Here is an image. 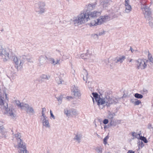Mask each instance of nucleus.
<instances>
[{"label":"nucleus","instance_id":"f257e3e1","mask_svg":"<svg viewBox=\"0 0 153 153\" xmlns=\"http://www.w3.org/2000/svg\"><path fill=\"white\" fill-rule=\"evenodd\" d=\"M96 10L89 12H82L76 17L74 19L73 22L76 25H79L85 23L91 19L99 16L101 11Z\"/></svg>","mask_w":153,"mask_h":153},{"label":"nucleus","instance_id":"f03ea898","mask_svg":"<svg viewBox=\"0 0 153 153\" xmlns=\"http://www.w3.org/2000/svg\"><path fill=\"white\" fill-rule=\"evenodd\" d=\"M8 98L6 94L4 93L3 94H0V105L2 109L4 110V114L10 117L12 119H14L16 116V112L12 107H8L6 100L8 101Z\"/></svg>","mask_w":153,"mask_h":153},{"label":"nucleus","instance_id":"7ed1b4c3","mask_svg":"<svg viewBox=\"0 0 153 153\" xmlns=\"http://www.w3.org/2000/svg\"><path fill=\"white\" fill-rule=\"evenodd\" d=\"M92 94L99 106L103 105L109 107L111 105L115 104L118 102V100L114 97L107 96L104 98H101L98 97V94L97 93H93Z\"/></svg>","mask_w":153,"mask_h":153},{"label":"nucleus","instance_id":"20e7f679","mask_svg":"<svg viewBox=\"0 0 153 153\" xmlns=\"http://www.w3.org/2000/svg\"><path fill=\"white\" fill-rule=\"evenodd\" d=\"M11 52L9 48H5L3 43L0 42V58L4 62H6L10 59Z\"/></svg>","mask_w":153,"mask_h":153},{"label":"nucleus","instance_id":"39448f33","mask_svg":"<svg viewBox=\"0 0 153 153\" xmlns=\"http://www.w3.org/2000/svg\"><path fill=\"white\" fill-rule=\"evenodd\" d=\"M140 8L143 11V13L146 19L152 17L151 9L145 3H141Z\"/></svg>","mask_w":153,"mask_h":153},{"label":"nucleus","instance_id":"423d86ee","mask_svg":"<svg viewBox=\"0 0 153 153\" xmlns=\"http://www.w3.org/2000/svg\"><path fill=\"white\" fill-rule=\"evenodd\" d=\"M148 60L145 59H138L135 61V65L137 69L143 70L147 67Z\"/></svg>","mask_w":153,"mask_h":153},{"label":"nucleus","instance_id":"0eeeda50","mask_svg":"<svg viewBox=\"0 0 153 153\" xmlns=\"http://www.w3.org/2000/svg\"><path fill=\"white\" fill-rule=\"evenodd\" d=\"M24 56H13V61L15 64V67L18 70H20L22 67L23 61L22 59L24 58Z\"/></svg>","mask_w":153,"mask_h":153},{"label":"nucleus","instance_id":"6e6552de","mask_svg":"<svg viewBox=\"0 0 153 153\" xmlns=\"http://www.w3.org/2000/svg\"><path fill=\"white\" fill-rule=\"evenodd\" d=\"M112 2L111 0H100V7L98 9L99 10H100L101 11L104 8H106L109 5L111 4Z\"/></svg>","mask_w":153,"mask_h":153},{"label":"nucleus","instance_id":"1a4fd4ad","mask_svg":"<svg viewBox=\"0 0 153 153\" xmlns=\"http://www.w3.org/2000/svg\"><path fill=\"white\" fill-rule=\"evenodd\" d=\"M35 9L36 12L42 13L45 11V4L43 3L39 2L35 4Z\"/></svg>","mask_w":153,"mask_h":153},{"label":"nucleus","instance_id":"9d476101","mask_svg":"<svg viewBox=\"0 0 153 153\" xmlns=\"http://www.w3.org/2000/svg\"><path fill=\"white\" fill-rule=\"evenodd\" d=\"M72 90L75 97L80 99L81 95V94L80 90L78 88V87L75 85H74L72 87Z\"/></svg>","mask_w":153,"mask_h":153},{"label":"nucleus","instance_id":"9b49d317","mask_svg":"<svg viewBox=\"0 0 153 153\" xmlns=\"http://www.w3.org/2000/svg\"><path fill=\"white\" fill-rule=\"evenodd\" d=\"M40 121L43 127L46 128H49L50 127L48 119L47 117H40Z\"/></svg>","mask_w":153,"mask_h":153},{"label":"nucleus","instance_id":"f8f14e48","mask_svg":"<svg viewBox=\"0 0 153 153\" xmlns=\"http://www.w3.org/2000/svg\"><path fill=\"white\" fill-rule=\"evenodd\" d=\"M109 18V16L107 15L100 16L97 19V23L99 25H101L108 21Z\"/></svg>","mask_w":153,"mask_h":153},{"label":"nucleus","instance_id":"ddd939ff","mask_svg":"<svg viewBox=\"0 0 153 153\" xmlns=\"http://www.w3.org/2000/svg\"><path fill=\"white\" fill-rule=\"evenodd\" d=\"M124 6L125 8L124 13H130L132 10V7L131 5L130 4V1L129 0H125Z\"/></svg>","mask_w":153,"mask_h":153},{"label":"nucleus","instance_id":"4468645a","mask_svg":"<svg viewBox=\"0 0 153 153\" xmlns=\"http://www.w3.org/2000/svg\"><path fill=\"white\" fill-rule=\"evenodd\" d=\"M24 107V108L23 109L25 110L27 113L29 114H33L35 113L33 108L28 104L25 103Z\"/></svg>","mask_w":153,"mask_h":153},{"label":"nucleus","instance_id":"2eb2a0df","mask_svg":"<svg viewBox=\"0 0 153 153\" xmlns=\"http://www.w3.org/2000/svg\"><path fill=\"white\" fill-rule=\"evenodd\" d=\"M96 5V3H92L91 4L89 3L87 4L85 7L86 11L84 12H89L88 11H90L93 10L95 9Z\"/></svg>","mask_w":153,"mask_h":153},{"label":"nucleus","instance_id":"dca6fc26","mask_svg":"<svg viewBox=\"0 0 153 153\" xmlns=\"http://www.w3.org/2000/svg\"><path fill=\"white\" fill-rule=\"evenodd\" d=\"M17 145H15L14 146L15 148H17L18 149L26 147L25 144L23 143L22 139H18L17 141Z\"/></svg>","mask_w":153,"mask_h":153},{"label":"nucleus","instance_id":"f3484780","mask_svg":"<svg viewBox=\"0 0 153 153\" xmlns=\"http://www.w3.org/2000/svg\"><path fill=\"white\" fill-rule=\"evenodd\" d=\"M126 58L125 56L120 55L117 56L115 59V62L116 63H122L123 61Z\"/></svg>","mask_w":153,"mask_h":153},{"label":"nucleus","instance_id":"a211bd4d","mask_svg":"<svg viewBox=\"0 0 153 153\" xmlns=\"http://www.w3.org/2000/svg\"><path fill=\"white\" fill-rule=\"evenodd\" d=\"M6 129L2 127L0 129V136L1 138L5 137H6Z\"/></svg>","mask_w":153,"mask_h":153},{"label":"nucleus","instance_id":"6ab92c4d","mask_svg":"<svg viewBox=\"0 0 153 153\" xmlns=\"http://www.w3.org/2000/svg\"><path fill=\"white\" fill-rule=\"evenodd\" d=\"M50 61L51 63L54 65L57 64H60L61 62L60 59H56V60H55L53 58L51 59Z\"/></svg>","mask_w":153,"mask_h":153},{"label":"nucleus","instance_id":"aec40b11","mask_svg":"<svg viewBox=\"0 0 153 153\" xmlns=\"http://www.w3.org/2000/svg\"><path fill=\"white\" fill-rule=\"evenodd\" d=\"M64 112L67 117H71V108H65L64 110Z\"/></svg>","mask_w":153,"mask_h":153},{"label":"nucleus","instance_id":"412c9836","mask_svg":"<svg viewBox=\"0 0 153 153\" xmlns=\"http://www.w3.org/2000/svg\"><path fill=\"white\" fill-rule=\"evenodd\" d=\"M82 138V135L80 134H76L74 138V140L77 142L79 143Z\"/></svg>","mask_w":153,"mask_h":153},{"label":"nucleus","instance_id":"4be33fe9","mask_svg":"<svg viewBox=\"0 0 153 153\" xmlns=\"http://www.w3.org/2000/svg\"><path fill=\"white\" fill-rule=\"evenodd\" d=\"M15 103L16 105L18 107L22 109L24 108V106L25 103H21L18 100H16L15 101Z\"/></svg>","mask_w":153,"mask_h":153},{"label":"nucleus","instance_id":"5701e85b","mask_svg":"<svg viewBox=\"0 0 153 153\" xmlns=\"http://www.w3.org/2000/svg\"><path fill=\"white\" fill-rule=\"evenodd\" d=\"M88 74L86 71H85L84 72L83 74L81 75V77L83 78L84 81H86V83L87 82V80L88 79Z\"/></svg>","mask_w":153,"mask_h":153},{"label":"nucleus","instance_id":"b1692460","mask_svg":"<svg viewBox=\"0 0 153 153\" xmlns=\"http://www.w3.org/2000/svg\"><path fill=\"white\" fill-rule=\"evenodd\" d=\"M19 152V153H28L26 149V147H25L22 148L18 149Z\"/></svg>","mask_w":153,"mask_h":153},{"label":"nucleus","instance_id":"393cba45","mask_svg":"<svg viewBox=\"0 0 153 153\" xmlns=\"http://www.w3.org/2000/svg\"><path fill=\"white\" fill-rule=\"evenodd\" d=\"M90 25V26H96L97 25H99L97 23V19L92 20L91 22Z\"/></svg>","mask_w":153,"mask_h":153},{"label":"nucleus","instance_id":"a878e982","mask_svg":"<svg viewBox=\"0 0 153 153\" xmlns=\"http://www.w3.org/2000/svg\"><path fill=\"white\" fill-rule=\"evenodd\" d=\"M71 117L78 115V111L76 110L73 108H71Z\"/></svg>","mask_w":153,"mask_h":153},{"label":"nucleus","instance_id":"bb28decb","mask_svg":"<svg viewBox=\"0 0 153 153\" xmlns=\"http://www.w3.org/2000/svg\"><path fill=\"white\" fill-rule=\"evenodd\" d=\"M102 148L100 146H98L95 148V150L97 153H102Z\"/></svg>","mask_w":153,"mask_h":153},{"label":"nucleus","instance_id":"cd10ccee","mask_svg":"<svg viewBox=\"0 0 153 153\" xmlns=\"http://www.w3.org/2000/svg\"><path fill=\"white\" fill-rule=\"evenodd\" d=\"M149 21V25L151 28H153V19L152 17H150V18L147 19Z\"/></svg>","mask_w":153,"mask_h":153},{"label":"nucleus","instance_id":"c85d7f7f","mask_svg":"<svg viewBox=\"0 0 153 153\" xmlns=\"http://www.w3.org/2000/svg\"><path fill=\"white\" fill-rule=\"evenodd\" d=\"M13 137L16 138L17 141L19 139H21V134L19 133H17L16 134H15L13 136Z\"/></svg>","mask_w":153,"mask_h":153},{"label":"nucleus","instance_id":"c756f323","mask_svg":"<svg viewBox=\"0 0 153 153\" xmlns=\"http://www.w3.org/2000/svg\"><path fill=\"white\" fill-rule=\"evenodd\" d=\"M13 137L16 138L17 141L19 139H21V134L19 133H17L16 134H15L13 136Z\"/></svg>","mask_w":153,"mask_h":153},{"label":"nucleus","instance_id":"7c9ffc66","mask_svg":"<svg viewBox=\"0 0 153 153\" xmlns=\"http://www.w3.org/2000/svg\"><path fill=\"white\" fill-rule=\"evenodd\" d=\"M114 115V113H110L108 115L107 118L109 120H112L113 119Z\"/></svg>","mask_w":153,"mask_h":153},{"label":"nucleus","instance_id":"2f4dec72","mask_svg":"<svg viewBox=\"0 0 153 153\" xmlns=\"http://www.w3.org/2000/svg\"><path fill=\"white\" fill-rule=\"evenodd\" d=\"M134 96L135 97L138 99H141L143 97V96L142 95L138 93L135 94Z\"/></svg>","mask_w":153,"mask_h":153},{"label":"nucleus","instance_id":"473e14b6","mask_svg":"<svg viewBox=\"0 0 153 153\" xmlns=\"http://www.w3.org/2000/svg\"><path fill=\"white\" fill-rule=\"evenodd\" d=\"M46 109L45 108H42V115L40 116V117H46L45 113V112L46 111Z\"/></svg>","mask_w":153,"mask_h":153},{"label":"nucleus","instance_id":"72a5a7b5","mask_svg":"<svg viewBox=\"0 0 153 153\" xmlns=\"http://www.w3.org/2000/svg\"><path fill=\"white\" fill-rule=\"evenodd\" d=\"M56 81L59 84H62L63 81V80L59 77H56Z\"/></svg>","mask_w":153,"mask_h":153},{"label":"nucleus","instance_id":"f704fd0d","mask_svg":"<svg viewBox=\"0 0 153 153\" xmlns=\"http://www.w3.org/2000/svg\"><path fill=\"white\" fill-rule=\"evenodd\" d=\"M132 135L134 137L137 138H139L140 137V134H139L134 132L132 133Z\"/></svg>","mask_w":153,"mask_h":153},{"label":"nucleus","instance_id":"c9c22d12","mask_svg":"<svg viewBox=\"0 0 153 153\" xmlns=\"http://www.w3.org/2000/svg\"><path fill=\"white\" fill-rule=\"evenodd\" d=\"M149 59L151 62V64H153V58L152 57L151 55H149L148 56Z\"/></svg>","mask_w":153,"mask_h":153},{"label":"nucleus","instance_id":"e433bc0d","mask_svg":"<svg viewBox=\"0 0 153 153\" xmlns=\"http://www.w3.org/2000/svg\"><path fill=\"white\" fill-rule=\"evenodd\" d=\"M139 138H140V140H143L145 143H146L147 142V141L146 140V138L144 137L140 136Z\"/></svg>","mask_w":153,"mask_h":153},{"label":"nucleus","instance_id":"4c0bfd02","mask_svg":"<svg viewBox=\"0 0 153 153\" xmlns=\"http://www.w3.org/2000/svg\"><path fill=\"white\" fill-rule=\"evenodd\" d=\"M108 137L107 136L105 137L103 139V143L104 145H106L107 143V140L108 139Z\"/></svg>","mask_w":153,"mask_h":153},{"label":"nucleus","instance_id":"58836bf2","mask_svg":"<svg viewBox=\"0 0 153 153\" xmlns=\"http://www.w3.org/2000/svg\"><path fill=\"white\" fill-rule=\"evenodd\" d=\"M136 100L134 104V105H138L139 104L141 103V102L140 100H138L137 99H136Z\"/></svg>","mask_w":153,"mask_h":153},{"label":"nucleus","instance_id":"ea45409f","mask_svg":"<svg viewBox=\"0 0 153 153\" xmlns=\"http://www.w3.org/2000/svg\"><path fill=\"white\" fill-rule=\"evenodd\" d=\"M109 121H110V124L111 126H114L116 125V123H115L113 119Z\"/></svg>","mask_w":153,"mask_h":153},{"label":"nucleus","instance_id":"a19ab883","mask_svg":"<svg viewBox=\"0 0 153 153\" xmlns=\"http://www.w3.org/2000/svg\"><path fill=\"white\" fill-rule=\"evenodd\" d=\"M50 118L51 119L52 118L53 120H54L55 119V117L54 115H53L52 111L51 110L50 111Z\"/></svg>","mask_w":153,"mask_h":153},{"label":"nucleus","instance_id":"79ce46f5","mask_svg":"<svg viewBox=\"0 0 153 153\" xmlns=\"http://www.w3.org/2000/svg\"><path fill=\"white\" fill-rule=\"evenodd\" d=\"M41 77L42 78V79H48V76H47V75H45V74L42 75L41 76Z\"/></svg>","mask_w":153,"mask_h":153},{"label":"nucleus","instance_id":"37998d69","mask_svg":"<svg viewBox=\"0 0 153 153\" xmlns=\"http://www.w3.org/2000/svg\"><path fill=\"white\" fill-rule=\"evenodd\" d=\"M136 99H135L134 98H131L130 100V102L134 104V102H135L136 100Z\"/></svg>","mask_w":153,"mask_h":153},{"label":"nucleus","instance_id":"c03bdc74","mask_svg":"<svg viewBox=\"0 0 153 153\" xmlns=\"http://www.w3.org/2000/svg\"><path fill=\"white\" fill-rule=\"evenodd\" d=\"M62 97L61 96H59L58 97H56V98L57 99V100L59 102H62Z\"/></svg>","mask_w":153,"mask_h":153},{"label":"nucleus","instance_id":"a18cd8bd","mask_svg":"<svg viewBox=\"0 0 153 153\" xmlns=\"http://www.w3.org/2000/svg\"><path fill=\"white\" fill-rule=\"evenodd\" d=\"M108 122V120L107 119H104L103 122V123L104 124H107Z\"/></svg>","mask_w":153,"mask_h":153},{"label":"nucleus","instance_id":"49530a36","mask_svg":"<svg viewBox=\"0 0 153 153\" xmlns=\"http://www.w3.org/2000/svg\"><path fill=\"white\" fill-rule=\"evenodd\" d=\"M86 56V54H82L80 56V57L81 58L83 59H86V58H84V56Z\"/></svg>","mask_w":153,"mask_h":153},{"label":"nucleus","instance_id":"de8ad7c7","mask_svg":"<svg viewBox=\"0 0 153 153\" xmlns=\"http://www.w3.org/2000/svg\"><path fill=\"white\" fill-rule=\"evenodd\" d=\"M26 60L28 62H33V61L32 60V59H26Z\"/></svg>","mask_w":153,"mask_h":153},{"label":"nucleus","instance_id":"09e8293b","mask_svg":"<svg viewBox=\"0 0 153 153\" xmlns=\"http://www.w3.org/2000/svg\"><path fill=\"white\" fill-rule=\"evenodd\" d=\"M66 99L67 100H70V99H73V97L71 96H67L66 97Z\"/></svg>","mask_w":153,"mask_h":153},{"label":"nucleus","instance_id":"8fccbe9b","mask_svg":"<svg viewBox=\"0 0 153 153\" xmlns=\"http://www.w3.org/2000/svg\"><path fill=\"white\" fill-rule=\"evenodd\" d=\"M143 91V92H144L145 94L147 93L148 92V90L145 89H144Z\"/></svg>","mask_w":153,"mask_h":153},{"label":"nucleus","instance_id":"3c124183","mask_svg":"<svg viewBox=\"0 0 153 153\" xmlns=\"http://www.w3.org/2000/svg\"><path fill=\"white\" fill-rule=\"evenodd\" d=\"M127 153H134V152L132 150H129Z\"/></svg>","mask_w":153,"mask_h":153},{"label":"nucleus","instance_id":"603ef678","mask_svg":"<svg viewBox=\"0 0 153 153\" xmlns=\"http://www.w3.org/2000/svg\"><path fill=\"white\" fill-rule=\"evenodd\" d=\"M130 50L131 51V52L132 53H133L134 51V50H133L131 47H130Z\"/></svg>","mask_w":153,"mask_h":153},{"label":"nucleus","instance_id":"864d4df0","mask_svg":"<svg viewBox=\"0 0 153 153\" xmlns=\"http://www.w3.org/2000/svg\"><path fill=\"white\" fill-rule=\"evenodd\" d=\"M128 60L129 62H132V61L133 60H132V59H128Z\"/></svg>","mask_w":153,"mask_h":153},{"label":"nucleus","instance_id":"5fc2aeb1","mask_svg":"<svg viewBox=\"0 0 153 153\" xmlns=\"http://www.w3.org/2000/svg\"><path fill=\"white\" fill-rule=\"evenodd\" d=\"M103 34V33H99V35L100 36V35H102V34Z\"/></svg>","mask_w":153,"mask_h":153},{"label":"nucleus","instance_id":"6e6d98bb","mask_svg":"<svg viewBox=\"0 0 153 153\" xmlns=\"http://www.w3.org/2000/svg\"><path fill=\"white\" fill-rule=\"evenodd\" d=\"M94 36H96V37H98V35L97 34H95L94 35Z\"/></svg>","mask_w":153,"mask_h":153},{"label":"nucleus","instance_id":"4d7b16f0","mask_svg":"<svg viewBox=\"0 0 153 153\" xmlns=\"http://www.w3.org/2000/svg\"><path fill=\"white\" fill-rule=\"evenodd\" d=\"M95 128H96L97 127V125L96 123L95 124Z\"/></svg>","mask_w":153,"mask_h":153},{"label":"nucleus","instance_id":"13d9d810","mask_svg":"<svg viewBox=\"0 0 153 153\" xmlns=\"http://www.w3.org/2000/svg\"><path fill=\"white\" fill-rule=\"evenodd\" d=\"M148 128H149V129L151 128V126H149L148 127Z\"/></svg>","mask_w":153,"mask_h":153},{"label":"nucleus","instance_id":"bf43d9fd","mask_svg":"<svg viewBox=\"0 0 153 153\" xmlns=\"http://www.w3.org/2000/svg\"><path fill=\"white\" fill-rule=\"evenodd\" d=\"M92 99H93V101L94 102V98H92Z\"/></svg>","mask_w":153,"mask_h":153},{"label":"nucleus","instance_id":"052dcab7","mask_svg":"<svg viewBox=\"0 0 153 153\" xmlns=\"http://www.w3.org/2000/svg\"><path fill=\"white\" fill-rule=\"evenodd\" d=\"M1 137V136H0V137ZM1 138H0V139H1Z\"/></svg>","mask_w":153,"mask_h":153}]
</instances>
